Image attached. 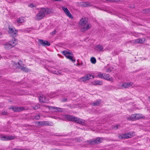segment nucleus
<instances>
[{
	"label": "nucleus",
	"instance_id": "c9c22d12",
	"mask_svg": "<svg viewBox=\"0 0 150 150\" xmlns=\"http://www.w3.org/2000/svg\"><path fill=\"white\" fill-rule=\"evenodd\" d=\"M55 94V93H52L51 95L50 96V98H53L55 96L54 95Z\"/></svg>",
	"mask_w": 150,
	"mask_h": 150
},
{
	"label": "nucleus",
	"instance_id": "dca6fc26",
	"mask_svg": "<svg viewBox=\"0 0 150 150\" xmlns=\"http://www.w3.org/2000/svg\"><path fill=\"white\" fill-rule=\"evenodd\" d=\"M10 109H12L14 112H20L24 109V108L23 107H13L10 108Z\"/></svg>",
	"mask_w": 150,
	"mask_h": 150
},
{
	"label": "nucleus",
	"instance_id": "a18cd8bd",
	"mask_svg": "<svg viewBox=\"0 0 150 150\" xmlns=\"http://www.w3.org/2000/svg\"><path fill=\"white\" fill-rule=\"evenodd\" d=\"M4 131H6V132H9V131H10L9 130H5Z\"/></svg>",
	"mask_w": 150,
	"mask_h": 150
},
{
	"label": "nucleus",
	"instance_id": "72a5a7b5",
	"mask_svg": "<svg viewBox=\"0 0 150 150\" xmlns=\"http://www.w3.org/2000/svg\"><path fill=\"white\" fill-rule=\"evenodd\" d=\"M112 70V68H107L106 69V71L107 72H110Z\"/></svg>",
	"mask_w": 150,
	"mask_h": 150
},
{
	"label": "nucleus",
	"instance_id": "f8f14e48",
	"mask_svg": "<svg viewBox=\"0 0 150 150\" xmlns=\"http://www.w3.org/2000/svg\"><path fill=\"white\" fill-rule=\"evenodd\" d=\"M88 21L86 18H82L80 21L79 24L81 27L84 26L86 25Z\"/></svg>",
	"mask_w": 150,
	"mask_h": 150
},
{
	"label": "nucleus",
	"instance_id": "9d476101",
	"mask_svg": "<svg viewBox=\"0 0 150 150\" xmlns=\"http://www.w3.org/2000/svg\"><path fill=\"white\" fill-rule=\"evenodd\" d=\"M132 83H125L122 84H120V86L118 87L119 88H128L132 85Z\"/></svg>",
	"mask_w": 150,
	"mask_h": 150
},
{
	"label": "nucleus",
	"instance_id": "4468645a",
	"mask_svg": "<svg viewBox=\"0 0 150 150\" xmlns=\"http://www.w3.org/2000/svg\"><path fill=\"white\" fill-rule=\"evenodd\" d=\"M14 136H12L4 135L1 137V139L3 140H9L14 139Z\"/></svg>",
	"mask_w": 150,
	"mask_h": 150
},
{
	"label": "nucleus",
	"instance_id": "423d86ee",
	"mask_svg": "<svg viewBox=\"0 0 150 150\" xmlns=\"http://www.w3.org/2000/svg\"><path fill=\"white\" fill-rule=\"evenodd\" d=\"M134 132H129L119 136V138L122 139H127L132 137L134 135Z\"/></svg>",
	"mask_w": 150,
	"mask_h": 150
},
{
	"label": "nucleus",
	"instance_id": "20e7f679",
	"mask_svg": "<svg viewBox=\"0 0 150 150\" xmlns=\"http://www.w3.org/2000/svg\"><path fill=\"white\" fill-rule=\"evenodd\" d=\"M12 64L14 67L16 68H20L22 70L26 72H28L30 71V70L26 68L24 64H21L20 63L18 62L16 63L13 62H12Z\"/></svg>",
	"mask_w": 150,
	"mask_h": 150
},
{
	"label": "nucleus",
	"instance_id": "0eeeda50",
	"mask_svg": "<svg viewBox=\"0 0 150 150\" xmlns=\"http://www.w3.org/2000/svg\"><path fill=\"white\" fill-rule=\"evenodd\" d=\"M94 78V76L90 74H88L85 76L79 79L80 81L84 82L86 81L89 80L90 79Z\"/></svg>",
	"mask_w": 150,
	"mask_h": 150
},
{
	"label": "nucleus",
	"instance_id": "c756f323",
	"mask_svg": "<svg viewBox=\"0 0 150 150\" xmlns=\"http://www.w3.org/2000/svg\"><path fill=\"white\" fill-rule=\"evenodd\" d=\"M90 61L91 63L93 64H95L96 62V59L95 57H93L91 58Z\"/></svg>",
	"mask_w": 150,
	"mask_h": 150
},
{
	"label": "nucleus",
	"instance_id": "f03ea898",
	"mask_svg": "<svg viewBox=\"0 0 150 150\" xmlns=\"http://www.w3.org/2000/svg\"><path fill=\"white\" fill-rule=\"evenodd\" d=\"M64 118L65 120L74 121L82 125H84L85 124V122L84 120L73 116L67 115H64Z\"/></svg>",
	"mask_w": 150,
	"mask_h": 150
},
{
	"label": "nucleus",
	"instance_id": "4be33fe9",
	"mask_svg": "<svg viewBox=\"0 0 150 150\" xmlns=\"http://www.w3.org/2000/svg\"><path fill=\"white\" fill-rule=\"evenodd\" d=\"M145 41L144 38H142L141 39H138L134 40V42L135 43H142L144 42Z\"/></svg>",
	"mask_w": 150,
	"mask_h": 150
},
{
	"label": "nucleus",
	"instance_id": "4c0bfd02",
	"mask_svg": "<svg viewBox=\"0 0 150 150\" xmlns=\"http://www.w3.org/2000/svg\"><path fill=\"white\" fill-rule=\"evenodd\" d=\"M43 125H49V123L48 122L43 121Z\"/></svg>",
	"mask_w": 150,
	"mask_h": 150
},
{
	"label": "nucleus",
	"instance_id": "e433bc0d",
	"mask_svg": "<svg viewBox=\"0 0 150 150\" xmlns=\"http://www.w3.org/2000/svg\"><path fill=\"white\" fill-rule=\"evenodd\" d=\"M40 105H36L35 107L34 108V109H38V108H40Z\"/></svg>",
	"mask_w": 150,
	"mask_h": 150
},
{
	"label": "nucleus",
	"instance_id": "cd10ccee",
	"mask_svg": "<svg viewBox=\"0 0 150 150\" xmlns=\"http://www.w3.org/2000/svg\"><path fill=\"white\" fill-rule=\"evenodd\" d=\"M101 103V100H98L93 103V105L94 106H97L98 105Z\"/></svg>",
	"mask_w": 150,
	"mask_h": 150
},
{
	"label": "nucleus",
	"instance_id": "393cba45",
	"mask_svg": "<svg viewBox=\"0 0 150 150\" xmlns=\"http://www.w3.org/2000/svg\"><path fill=\"white\" fill-rule=\"evenodd\" d=\"M93 83L95 85H102L103 84V82L99 80L95 81L93 82Z\"/></svg>",
	"mask_w": 150,
	"mask_h": 150
},
{
	"label": "nucleus",
	"instance_id": "6e6552de",
	"mask_svg": "<svg viewBox=\"0 0 150 150\" xmlns=\"http://www.w3.org/2000/svg\"><path fill=\"white\" fill-rule=\"evenodd\" d=\"M103 140V138L98 137L93 140H89L88 141V142L91 144H94L102 142Z\"/></svg>",
	"mask_w": 150,
	"mask_h": 150
},
{
	"label": "nucleus",
	"instance_id": "bb28decb",
	"mask_svg": "<svg viewBox=\"0 0 150 150\" xmlns=\"http://www.w3.org/2000/svg\"><path fill=\"white\" fill-rule=\"evenodd\" d=\"M128 119L131 120H135V115L134 114L131 115L128 118Z\"/></svg>",
	"mask_w": 150,
	"mask_h": 150
},
{
	"label": "nucleus",
	"instance_id": "2f4dec72",
	"mask_svg": "<svg viewBox=\"0 0 150 150\" xmlns=\"http://www.w3.org/2000/svg\"><path fill=\"white\" fill-rule=\"evenodd\" d=\"M112 128L114 129H117L119 128L120 127V125H112Z\"/></svg>",
	"mask_w": 150,
	"mask_h": 150
},
{
	"label": "nucleus",
	"instance_id": "7ed1b4c3",
	"mask_svg": "<svg viewBox=\"0 0 150 150\" xmlns=\"http://www.w3.org/2000/svg\"><path fill=\"white\" fill-rule=\"evenodd\" d=\"M17 43V40L14 38L12 40L4 44L5 48L7 50L11 49L15 46Z\"/></svg>",
	"mask_w": 150,
	"mask_h": 150
},
{
	"label": "nucleus",
	"instance_id": "1a4fd4ad",
	"mask_svg": "<svg viewBox=\"0 0 150 150\" xmlns=\"http://www.w3.org/2000/svg\"><path fill=\"white\" fill-rule=\"evenodd\" d=\"M8 33L12 37H16L17 35L18 31L13 27H9Z\"/></svg>",
	"mask_w": 150,
	"mask_h": 150
},
{
	"label": "nucleus",
	"instance_id": "6ab92c4d",
	"mask_svg": "<svg viewBox=\"0 0 150 150\" xmlns=\"http://www.w3.org/2000/svg\"><path fill=\"white\" fill-rule=\"evenodd\" d=\"M50 71L54 74H63L62 72H61L62 71H59L55 69H54V68H52V69H50Z\"/></svg>",
	"mask_w": 150,
	"mask_h": 150
},
{
	"label": "nucleus",
	"instance_id": "412c9836",
	"mask_svg": "<svg viewBox=\"0 0 150 150\" xmlns=\"http://www.w3.org/2000/svg\"><path fill=\"white\" fill-rule=\"evenodd\" d=\"M48 108L50 110H55V111H63V109L62 108H59L57 107L54 106H48Z\"/></svg>",
	"mask_w": 150,
	"mask_h": 150
},
{
	"label": "nucleus",
	"instance_id": "5701e85b",
	"mask_svg": "<svg viewBox=\"0 0 150 150\" xmlns=\"http://www.w3.org/2000/svg\"><path fill=\"white\" fill-rule=\"evenodd\" d=\"M39 98L41 102H46L47 101L45 97L43 95H40Z\"/></svg>",
	"mask_w": 150,
	"mask_h": 150
},
{
	"label": "nucleus",
	"instance_id": "39448f33",
	"mask_svg": "<svg viewBox=\"0 0 150 150\" xmlns=\"http://www.w3.org/2000/svg\"><path fill=\"white\" fill-rule=\"evenodd\" d=\"M62 54L64 55L66 57L69 59L73 62H75L76 61L75 59L72 56V53L71 52L67 51H64L62 52Z\"/></svg>",
	"mask_w": 150,
	"mask_h": 150
},
{
	"label": "nucleus",
	"instance_id": "f3484780",
	"mask_svg": "<svg viewBox=\"0 0 150 150\" xmlns=\"http://www.w3.org/2000/svg\"><path fill=\"white\" fill-rule=\"evenodd\" d=\"M103 79H106L111 82H113V79L112 77H110L109 74H104Z\"/></svg>",
	"mask_w": 150,
	"mask_h": 150
},
{
	"label": "nucleus",
	"instance_id": "58836bf2",
	"mask_svg": "<svg viewBox=\"0 0 150 150\" xmlns=\"http://www.w3.org/2000/svg\"><path fill=\"white\" fill-rule=\"evenodd\" d=\"M38 124L39 125H43V121H41L40 122H38Z\"/></svg>",
	"mask_w": 150,
	"mask_h": 150
},
{
	"label": "nucleus",
	"instance_id": "ea45409f",
	"mask_svg": "<svg viewBox=\"0 0 150 150\" xmlns=\"http://www.w3.org/2000/svg\"><path fill=\"white\" fill-rule=\"evenodd\" d=\"M145 11L147 13L150 12V8L145 9Z\"/></svg>",
	"mask_w": 150,
	"mask_h": 150
},
{
	"label": "nucleus",
	"instance_id": "37998d69",
	"mask_svg": "<svg viewBox=\"0 0 150 150\" xmlns=\"http://www.w3.org/2000/svg\"><path fill=\"white\" fill-rule=\"evenodd\" d=\"M77 62H78V64H77V66H81V64L79 62V60H77Z\"/></svg>",
	"mask_w": 150,
	"mask_h": 150
},
{
	"label": "nucleus",
	"instance_id": "a211bd4d",
	"mask_svg": "<svg viewBox=\"0 0 150 150\" xmlns=\"http://www.w3.org/2000/svg\"><path fill=\"white\" fill-rule=\"evenodd\" d=\"M95 49L98 51H104L103 47L101 45H96L94 47Z\"/></svg>",
	"mask_w": 150,
	"mask_h": 150
},
{
	"label": "nucleus",
	"instance_id": "473e14b6",
	"mask_svg": "<svg viewBox=\"0 0 150 150\" xmlns=\"http://www.w3.org/2000/svg\"><path fill=\"white\" fill-rule=\"evenodd\" d=\"M40 115H37L35 116V118L37 120H38L40 119Z\"/></svg>",
	"mask_w": 150,
	"mask_h": 150
},
{
	"label": "nucleus",
	"instance_id": "49530a36",
	"mask_svg": "<svg viewBox=\"0 0 150 150\" xmlns=\"http://www.w3.org/2000/svg\"><path fill=\"white\" fill-rule=\"evenodd\" d=\"M115 1L114 0V1Z\"/></svg>",
	"mask_w": 150,
	"mask_h": 150
},
{
	"label": "nucleus",
	"instance_id": "b1692460",
	"mask_svg": "<svg viewBox=\"0 0 150 150\" xmlns=\"http://www.w3.org/2000/svg\"><path fill=\"white\" fill-rule=\"evenodd\" d=\"M80 5L83 7H87L90 6V4L87 1H83L80 2Z\"/></svg>",
	"mask_w": 150,
	"mask_h": 150
},
{
	"label": "nucleus",
	"instance_id": "2eb2a0df",
	"mask_svg": "<svg viewBox=\"0 0 150 150\" xmlns=\"http://www.w3.org/2000/svg\"><path fill=\"white\" fill-rule=\"evenodd\" d=\"M38 40L42 46H49L50 45V42L46 40L41 39H39Z\"/></svg>",
	"mask_w": 150,
	"mask_h": 150
},
{
	"label": "nucleus",
	"instance_id": "aec40b11",
	"mask_svg": "<svg viewBox=\"0 0 150 150\" xmlns=\"http://www.w3.org/2000/svg\"><path fill=\"white\" fill-rule=\"evenodd\" d=\"M91 27V24L87 23L85 26L81 27V31H85L90 29Z\"/></svg>",
	"mask_w": 150,
	"mask_h": 150
},
{
	"label": "nucleus",
	"instance_id": "ddd939ff",
	"mask_svg": "<svg viewBox=\"0 0 150 150\" xmlns=\"http://www.w3.org/2000/svg\"><path fill=\"white\" fill-rule=\"evenodd\" d=\"M25 21V18L23 17H21L17 19L16 21V23L18 25H19L23 24Z\"/></svg>",
	"mask_w": 150,
	"mask_h": 150
},
{
	"label": "nucleus",
	"instance_id": "a878e982",
	"mask_svg": "<svg viewBox=\"0 0 150 150\" xmlns=\"http://www.w3.org/2000/svg\"><path fill=\"white\" fill-rule=\"evenodd\" d=\"M38 5L37 4L33 3L30 4L28 5V6L31 8H35Z\"/></svg>",
	"mask_w": 150,
	"mask_h": 150
},
{
	"label": "nucleus",
	"instance_id": "c03bdc74",
	"mask_svg": "<svg viewBox=\"0 0 150 150\" xmlns=\"http://www.w3.org/2000/svg\"><path fill=\"white\" fill-rule=\"evenodd\" d=\"M67 100V99L66 98H64L62 100V101H63V102H65V101H66Z\"/></svg>",
	"mask_w": 150,
	"mask_h": 150
},
{
	"label": "nucleus",
	"instance_id": "9b49d317",
	"mask_svg": "<svg viewBox=\"0 0 150 150\" xmlns=\"http://www.w3.org/2000/svg\"><path fill=\"white\" fill-rule=\"evenodd\" d=\"M62 9L68 16L71 18H73V17L72 15L67 7L65 6H62Z\"/></svg>",
	"mask_w": 150,
	"mask_h": 150
},
{
	"label": "nucleus",
	"instance_id": "a19ab883",
	"mask_svg": "<svg viewBox=\"0 0 150 150\" xmlns=\"http://www.w3.org/2000/svg\"><path fill=\"white\" fill-rule=\"evenodd\" d=\"M7 112L6 111H4L2 113V114L3 115H5L7 114Z\"/></svg>",
	"mask_w": 150,
	"mask_h": 150
},
{
	"label": "nucleus",
	"instance_id": "f257e3e1",
	"mask_svg": "<svg viewBox=\"0 0 150 150\" xmlns=\"http://www.w3.org/2000/svg\"><path fill=\"white\" fill-rule=\"evenodd\" d=\"M53 12V10L48 8H41L38 9L37 13L36 14L35 19L37 21H40L42 19L46 14Z\"/></svg>",
	"mask_w": 150,
	"mask_h": 150
},
{
	"label": "nucleus",
	"instance_id": "7c9ffc66",
	"mask_svg": "<svg viewBox=\"0 0 150 150\" xmlns=\"http://www.w3.org/2000/svg\"><path fill=\"white\" fill-rule=\"evenodd\" d=\"M135 120H137L139 118H141L142 117V116L139 115V114H136L135 115Z\"/></svg>",
	"mask_w": 150,
	"mask_h": 150
},
{
	"label": "nucleus",
	"instance_id": "c85d7f7f",
	"mask_svg": "<svg viewBox=\"0 0 150 150\" xmlns=\"http://www.w3.org/2000/svg\"><path fill=\"white\" fill-rule=\"evenodd\" d=\"M104 75V74L101 72H99L98 75V77L100 78L103 79Z\"/></svg>",
	"mask_w": 150,
	"mask_h": 150
},
{
	"label": "nucleus",
	"instance_id": "de8ad7c7",
	"mask_svg": "<svg viewBox=\"0 0 150 150\" xmlns=\"http://www.w3.org/2000/svg\"><path fill=\"white\" fill-rule=\"evenodd\" d=\"M149 98H150V97Z\"/></svg>",
	"mask_w": 150,
	"mask_h": 150
},
{
	"label": "nucleus",
	"instance_id": "f704fd0d",
	"mask_svg": "<svg viewBox=\"0 0 150 150\" xmlns=\"http://www.w3.org/2000/svg\"><path fill=\"white\" fill-rule=\"evenodd\" d=\"M81 140V138H78L77 139H75L74 140V141L75 142H80V141Z\"/></svg>",
	"mask_w": 150,
	"mask_h": 150
},
{
	"label": "nucleus",
	"instance_id": "79ce46f5",
	"mask_svg": "<svg viewBox=\"0 0 150 150\" xmlns=\"http://www.w3.org/2000/svg\"><path fill=\"white\" fill-rule=\"evenodd\" d=\"M56 33V30H54L53 32H52L51 33L52 35Z\"/></svg>",
	"mask_w": 150,
	"mask_h": 150
}]
</instances>
